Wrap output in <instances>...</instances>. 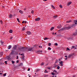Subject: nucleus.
Returning <instances> with one entry per match:
<instances>
[{
	"label": "nucleus",
	"instance_id": "f257e3e1",
	"mask_svg": "<svg viewBox=\"0 0 77 77\" xmlns=\"http://www.w3.org/2000/svg\"><path fill=\"white\" fill-rule=\"evenodd\" d=\"M18 50L19 51H25L26 50V48L25 47H18Z\"/></svg>",
	"mask_w": 77,
	"mask_h": 77
},
{
	"label": "nucleus",
	"instance_id": "f03ea898",
	"mask_svg": "<svg viewBox=\"0 0 77 77\" xmlns=\"http://www.w3.org/2000/svg\"><path fill=\"white\" fill-rule=\"evenodd\" d=\"M72 28V25H69V26L67 27H65V29H67V30H69V29H71V28Z\"/></svg>",
	"mask_w": 77,
	"mask_h": 77
},
{
	"label": "nucleus",
	"instance_id": "7ed1b4c3",
	"mask_svg": "<svg viewBox=\"0 0 77 77\" xmlns=\"http://www.w3.org/2000/svg\"><path fill=\"white\" fill-rule=\"evenodd\" d=\"M32 50H33V48H32L27 47V48H26V50H27V51H32Z\"/></svg>",
	"mask_w": 77,
	"mask_h": 77
},
{
	"label": "nucleus",
	"instance_id": "20e7f679",
	"mask_svg": "<svg viewBox=\"0 0 77 77\" xmlns=\"http://www.w3.org/2000/svg\"><path fill=\"white\" fill-rule=\"evenodd\" d=\"M59 63L60 64V66H63V61H60L59 62Z\"/></svg>",
	"mask_w": 77,
	"mask_h": 77
},
{
	"label": "nucleus",
	"instance_id": "39448f33",
	"mask_svg": "<svg viewBox=\"0 0 77 77\" xmlns=\"http://www.w3.org/2000/svg\"><path fill=\"white\" fill-rule=\"evenodd\" d=\"M72 56L73 55L72 54L69 55L68 56V58H71V57H72Z\"/></svg>",
	"mask_w": 77,
	"mask_h": 77
},
{
	"label": "nucleus",
	"instance_id": "423d86ee",
	"mask_svg": "<svg viewBox=\"0 0 77 77\" xmlns=\"http://www.w3.org/2000/svg\"><path fill=\"white\" fill-rule=\"evenodd\" d=\"M24 57H25V56H24V54H23L22 57L21 59H22L23 60H24Z\"/></svg>",
	"mask_w": 77,
	"mask_h": 77
},
{
	"label": "nucleus",
	"instance_id": "0eeeda50",
	"mask_svg": "<svg viewBox=\"0 0 77 77\" xmlns=\"http://www.w3.org/2000/svg\"><path fill=\"white\" fill-rule=\"evenodd\" d=\"M39 20H40V18L39 17H38L35 19V21H39Z\"/></svg>",
	"mask_w": 77,
	"mask_h": 77
},
{
	"label": "nucleus",
	"instance_id": "6e6552de",
	"mask_svg": "<svg viewBox=\"0 0 77 77\" xmlns=\"http://www.w3.org/2000/svg\"><path fill=\"white\" fill-rule=\"evenodd\" d=\"M27 34L28 35H30V34H31V32L30 31H27L26 32Z\"/></svg>",
	"mask_w": 77,
	"mask_h": 77
},
{
	"label": "nucleus",
	"instance_id": "1a4fd4ad",
	"mask_svg": "<svg viewBox=\"0 0 77 77\" xmlns=\"http://www.w3.org/2000/svg\"><path fill=\"white\" fill-rule=\"evenodd\" d=\"M71 2H68L67 3V6H69V5H71Z\"/></svg>",
	"mask_w": 77,
	"mask_h": 77
},
{
	"label": "nucleus",
	"instance_id": "9d476101",
	"mask_svg": "<svg viewBox=\"0 0 77 77\" xmlns=\"http://www.w3.org/2000/svg\"><path fill=\"white\" fill-rule=\"evenodd\" d=\"M3 53L2 52H1L0 53V57H2V56H3Z\"/></svg>",
	"mask_w": 77,
	"mask_h": 77
},
{
	"label": "nucleus",
	"instance_id": "9b49d317",
	"mask_svg": "<svg viewBox=\"0 0 77 77\" xmlns=\"http://www.w3.org/2000/svg\"><path fill=\"white\" fill-rule=\"evenodd\" d=\"M11 48H12V46L9 45L8 46V49H11Z\"/></svg>",
	"mask_w": 77,
	"mask_h": 77
},
{
	"label": "nucleus",
	"instance_id": "f8f14e48",
	"mask_svg": "<svg viewBox=\"0 0 77 77\" xmlns=\"http://www.w3.org/2000/svg\"><path fill=\"white\" fill-rule=\"evenodd\" d=\"M64 29H65V28H61L60 29V30H59L58 31H62V30H64Z\"/></svg>",
	"mask_w": 77,
	"mask_h": 77
},
{
	"label": "nucleus",
	"instance_id": "ddd939ff",
	"mask_svg": "<svg viewBox=\"0 0 77 77\" xmlns=\"http://www.w3.org/2000/svg\"><path fill=\"white\" fill-rule=\"evenodd\" d=\"M9 18H12V14H10L9 15Z\"/></svg>",
	"mask_w": 77,
	"mask_h": 77
},
{
	"label": "nucleus",
	"instance_id": "4468645a",
	"mask_svg": "<svg viewBox=\"0 0 77 77\" xmlns=\"http://www.w3.org/2000/svg\"><path fill=\"white\" fill-rule=\"evenodd\" d=\"M57 27L58 29H60L62 27L61 26V25H59L58 26H57Z\"/></svg>",
	"mask_w": 77,
	"mask_h": 77
},
{
	"label": "nucleus",
	"instance_id": "2eb2a0df",
	"mask_svg": "<svg viewBox=\"0 0 77 77\" xmlns=\"http://www.w3.org/2000/svg\"><path fill=\"white\" fill-rule=\"evenodd\" d=\"M53 72L54 73V74H55L57 73V71H56L55 70H54L53 71Z\"/></svg>",
	"mask_w": 77,
	"mask_h": 77
},
{
	"label": "nucleus",
	"instance_id": "dca6fc26",
	"mask_svg": "<svg viewBox=\"0 0 77 77\" xmlns=\"http://www.w3.org/2000/svg\"><path fill=\"white\" fill-rule=\"evenodd\" d=\"M15 53V51L12 50L11 52V54H13Z\"/></svg>",
	"mask_w": 77,
	"mask_h": 77
},
{
	"label": "nucleus",
	"instance_id": "f3484780",
	"mask_svg": "<svg viewBox=\"0 0 77 77\" xmlns=\"http://www.w3.org/2000/svg\"><path fill=\"white\" fill-rule=\"evenodd\" d=\"M17 45H15L14 47L13 48L14 49V50H16V48H17Z\"/></svg>",
	"mask_w": 77,
	"mask_h": 77
},
{
	"label": "nucleus",
	"instance_id": "a211bd4d",
	"mask_svg": "<svg viewBox=\"0 0 77 77\" xmlns=\"http://www.w3.org/2000/svg\"><path fill=\"white\" fill-rule=\"evenodd\" d=\"M74 22L75 23V24H77V20H76L74 21Z\"/></svg>",
	"mask_w": 77,
	"mask_h": 77
},
{
	"label": "nucleus",
	"instance_id": "6ab92c4d",
	"mask_svg": "<svg viewBox=\"0 0 77 77\" xmlns=\"http://www.w3.org/2000/svg\"><path fill=\"white\" fill-rule=\"evenodd\" d=\"M6 59H8V60H10V57L9 56H8L6 57Z\"/></svg>",
	"mask_w": 77,
	"mask_h": 77
},
{
	"label": "nucleus",
	"instance_id": "aec40b11",
	"mask_svg": "<svg viewBox=\"0 0 77 77\" xmlns=\"http://www.w3.org/2000/svg\"><path fill=\"white\" fill-rule=\"evenodd\" d=\"M9 32L10 33H12V29L10 30L9 31Z\"/></svg>",
	"mask_w": 77,
	"mask_h": 77
},
{
	"label": "nucleus",
	"instance_id": "412c9836",
	"mask_svg": "<svg viewBox=\"0 0 77 77\" xmlns=\"http://www.w3.org/2000/svg\"><path fill=\"white\" fill-rule=\"evenodd\" d=\"M57 66V65H56V64H54V66H53V68H56V67Z\"/></svg>",
	"mask_w": 77,
	"mask_h": 77
},
{
	"label": "nucleus",
	"instance_id": "4be33fe9",
	"mask_svg": "<svg viewBox=\"0 0 77 77\" xmlns=\"http://www.w3.org/2000/svg\"><path fill=\"white\" fill-rule=\"evenodd\" d=\"M51 6L52 8H53V9H55V7H54V6H53V5H51Z\"/></svg>",
	"mask_w": 77,
	"mask_h": 77
},
{
	"label": "nucleus",
	"instance_id": "5701e85b",
	"mask_svg": "<svg viewBox=\"0 0 77 77\" xmlns=\"http://www.w3.org/2000/svg\"><path fill=\"white\" fill-rule=\"evenodd\" d=\"M57 17V15H55L53 16V18H56Z\"/></svg>",
	"mask_w": 77,
	"mask_h": 77
},
{
	"label": "nucleus",
	"instance_id": "b1692460",
	"mask_svg": "<svg viewBox=\"0 0 77 77\" xmlns=\"http://www.w3.org/2000/svg\"><path fill=\"white\" fill-rule=\"evenodd\" d=\"M19 12H20V14H23V12L21 10H20Z\"/></svg>",
	"mask_w": 77,
	"mask_h": 77
},
{
	"label": "nucleus",
	"instance_id": "393cba45",
	"mask_svg": "<svg viewBox=\"0 0 77 77\" xmlns=\"http://www.w3.org/2000/svg\"><path fill=\"white\" fill-rule=\"evenodd\" d=\"M54 27H52L50 29V30H53V29H54Z\"/></svg>",
	"mask_w": 77,
	"mask_h": 77
},
{
	"label": "nucleus",
	"instance_id": "a878e982",
	"mask_svg": "<svg viewBox=\"0 0 77 77\" xmlns=\"http://www.w3.org/2000/svg\"><path fill=\"white\" fill-rule=\"evenodd\" d=\"M72 21H71V20H69L67 21L66 23H70V22H71Z\"/></svg>",
	"mask_w": 77,
	"mask_h": 77
},
{
	"label": "nucleus",
	"instance_id": "bb28decb",
	"mask_svg": "<svg viewBox=\"0 0 77 77\" xmlns=\"http://www.w3.org/2000/svg\"><path fill=\"white\" fill-rule=\"evenodd\" d=\"M48 50H51V48H50V47H49L48 48Z\"/></svg>",
	"mask_w": 77,
	"mask_h": 77
},
{
	"label": "nucleus",
	"instance_id": "cd10ccee",
	"mask_svg": "<svg viewBox=\"0 0 77 77\" xmlns=\"http://www.w3.org/2000/svg\"><path fill=\"white\" fill-rule=\"evenodd\" d=\"M48 39V38L47 37H45L44 38V40H47Z\"/></svg>",
	"mask_w": 77,
	"mask_h": 77
},
{
	"label": "nucleus",
	"instance_id": "c85d7f7f",
	"mask_svg": "<svg viewBox=\"0 0 77 77\" xmlns=\"http://www.w3.org/2000/svg\"><path fill=\"white\" fill-rule=\"evenodd\" d=\"M22 30H25V27H23L22 28Z\"/></svg>",
	"mask_w": 77,
	"mask_h": 77
},
{
	"label": "nucleus",
	"instance_id": "c756f323",
	"mask_svg": "<svg viewBox=\"0 0 77 77\" xmlns=\"http://www.w3.org/2000/svg\"><path fill=\"white\" fill-rule=\"evenodd\" d=\"M57 69H60V66H58L57 67Z\"/></svg>",
	"mask_w": 77,
	"mask_h": 77
},
{
	"label": "nucleus",
	"instance_id": "7c9ffc66",
	"mask_svg": "<svg viewBox=\"0 0 77 77\" xmlns=\"http://www.w3.org/2000/svg\"><path fill=\"white\" fill-rule=\"evenodd\" d=\"M17 20L18 21V23H20V20H19V19H18V18H17Z\"/></svg>",
	"mask_w": 77,
	"mask_h": 77
},
{
	"label": "nucleus",
	"instance_id": "2f4dec72",
	"mask_svg": "<svg viewBox=\"0 0 77 77\" xmlns=\"http://www.w3.org/2000/svg\"><path fill=\"white\" fill-rule=\"evenodd\" d=\"M0 22H1V24H3V22L2 21V20H1Z\"/></svg>",
	"mask_w": 77,
	"mask_h": 77
},
{
	"label": "nucleus",
	"instance_id": "473e14b6",
	"mask_svg": "<svg viewBox=\"0 0 77 77\" xmlns=\"http://www.w3.org/2000/svg\"><path fill=\"white\" fill-rule=\"evenodd\" d=\"M68 50H69V48H67L66 49V51H68Z\"/></svg>",
	"mask_w": 77,
	"mask_h": 77
},
{
	"label": "nucleus",
	"instance_id": "72a5a7b5",
	"mask_svg": "<svg viewBox=\"0 0 77 77\" xmlns=\"http://www.w3.org/2000/svg\"><path fill=\"white\" fill-rule=\"evenodd\" d=\"M59 6L60 8H62V6L61 5H60Z\"/></svg>",
	"mask_w": 77,
	"mask_h": 77
},
{
	"label": "nucleus",
	"instance_id": "f704fd0d",
	"mask_svg": "<svg viewBox=\"0 0 77 77\" xmlns=\"http://www.w3.org/2000/svg\"><path fill=\"white\" fill-rule=\"evenodd\" d=\"M58 45V44L57 43H56L55 44H54V45H56L57 46Z\"/></svg>",
	"mask_w": 77,
	"mask_h": 77
},
{
	"label": "nucleus",
	"instance_id": "c9c22d12",
	"mask_svg": "<svg viewBox=\"0 0 77 77\" xmlns=\"http://www.w3.org/2000/svg\"><path fill=\"white\" fill-rule=\"evenodd\" d=\"M3 76H6V73H5L3 75Z\"/></svg>",
	"mask_w": 77,
	"mask_h": 77
},
{
	"label": "nucleus",
	"instance_id": "e433bc0d",
	"mask_svg": "<svg viewBox=\"0 0 77 77\" xmlns=\"http://www.w3.org/2000/svg\"><path fill=\"white\" fill-rule=\"evenodd\" d=\"M12 63H15L14 61H13V60L11 61Z\"/></svg>",
	"mask_w": 77,
	"mask_h": 77
},
{
	"label": "nucleus",
	"instance_id": "4c0bfd02",
	"mask_svg": "<svg viewBox=\"0 0 77 77\" xmlns=\"http://www.w3.org/2000/svg\"><path fill=\"white\" fill-rule=\"evenodd\" d=\"M48 46H51V43H48Z\"/></svg>",
	"mask_w": 77,
	"mask_h": 77
},
{
	"label": "nucleus",
	"instance_id": "58836bf2",
	"mask_svg": "<svg viewBox=\"0 0 77 77\" xmlns=\"http://www.w3.org/2000/svg\"><path fill=\"white\" fill-rule=\"evenodd\" d=\"M76 35H77V33L76 34L75 33L73 34V35L74 36H75Z\"/></svg>",
	"mask_w": 77,
	"mask_h": 77
},
{
	"label": "nucleus",
	"instance_id": "ea45409f",
	"mask_svg": "<svg viewBox=\"0 0 77 77\" xmlns=\"http://www.w3.org/2000/svg\"><path fill=\"white\" fill-rule=\"evenodd\" d=\"M48 75H44V77H48Z\"/></svg>",
	"mask_w": 77,
	"mask_h": 77
},
{
	"label": "nucleus",
	"instance_id": "a19ab883",
	"mask_svg": "<svg viewBox=\"0 0 77 77\" xmlns=\"http://www.w3.org/2000/svg\"><path fill=\"white\" fill-rule=\"evenodd\" d=\"M43 65H44V63H42L41 64V66Z\"/></svg>",
	"mask_w": 77,
	"mask_h": 77
},
{
	"label": "nucleus",
	"instance_id": "79ce46f5",
	"mask_svg": "<svg viewBox=\"0 0 77 77\" xmlns=\"http://www.w3.org/2000/svg\"><path fill=\"white\" fill-rule=\"evenodd\" d=\"M51 74H52V75H54V73L53 72H52Z\"/></svg>",
	"mask_w": 77,
	"mask_h": 77
},
{
	"label": "nucleus",
	"instance_id": "37998d69",
	"mask_svg": "<svg viewBox=\"0 0 77 77\" xmlns=\"http://www.w3.org/2000/svg\"><path fill=\"white\" fill-rule=\"evenodd\" d=\"M39 71V69H37V70L36 71V72H38Z\"/></svg>",
	"mask_w": 77,
	"mask_h": 77
},
{
	"label": "nucleus",
	"instance_id": "c03bdc74",
	"mask_svg": "<svg viewBox=\"0 0 77 77\" xmlns=\"http://www.w3.org/2000/svg\"><path fill=\"white\" fill-rule=\"evenodd\" d=\"M39 52H40V50H38L37 52H36V53H38Z\"/></svg>",
	"mask_w": 77,
	"mask_h": 77
},
{
	"label": "nucleus",
	"instance_id": "a18cd8bd",
	"mask_svg": "<svg viewBox=\"0 0 77 77\" xmlns=\"http://www.w3.org/2000/svg\"><path fill=\"white\" fill-rule=\"evenodd\" d=\"M33 12H34V11H33L32 10V11H31V13L32 14H33Z\"/></svg>",
	"mask_w": 77,
	"mask_h": 77
},
{
	"label": "nucleus",
	"instance_id": "49530a36",
	"mask_svg": "<svg viewBox=\"0 0 77 77\" xmlns=\"http://www.w3.org/2000/svg\"><path fill=\"white\" fill-rule=\"evenodd\" d=\"M1 42L2 44H3V42H2V41H1Z\"/></svg>",
	"mask_w": 77,
	"mask_h": 77
},
{
	"label": "nucleus",
	"instance_id": "de8ad7c7",
	"mask_svg": "<svg viewBox=\"0 0 77 77\" xmlns=\"http://www.w3.org/2000/svg\"><path fill=\"white\" fill-rule=\"evenodd\" d=\"M17 63H18L19 62V60H17L16 62Z\"/></svg>",
	"mask_w": 77,
	"mask_h": 77
},
{
	"label": "nucleus",
	"instance_id": "09e8293b",
	"mask_svg": "<svg viewBox=\"0 0 77 77\" xmlns=\"http://www.w3.org/2000/svg\"><path fill=\"white\" fill-rule=\"evenodd\" d=\"M5 64H6H6H7V61H5Z\"/></svg>",
	"mask_w": 77,
	"mask_h": 77
},
{
	"label": "nucleus",
	"instance_id": "8fccbe9b",
	"mask_svg": "<svg viewBox=\"0 0 77 77\" xmlns=\"http://www.w3.org/2000/svg\"><path fill=\"white\" fill-rule=\"evenodd\" d=\"M57 61H58V60H56V61L55 62V63H57Z\"/></svg>",
	"mask_w": 77,
	"mask_h": 77
},
{
	"label": "nucleus",
	"instance_id": "3c124183",
	"mask_svg": "<svg viewBox=\"0 0 77 77\" xmlns=\"http://www.w3.org/2000/svg\"><path fill=\"white\" fill-rule=\"evenodd\" d=\"M72 48H74V46H72Z\"/></svg>",
	"mask_w": 77,
	"mask_h": 77
},
{
	"label": "nucleus",
	"instance_id": "603ef678",
	"mask_svg": "<svg viewBox=\"0 0 77 77\" xmlns=\"http://www.w3.org/2000/svg\"><path fill=\"white\" fill-rule=\"evenodd\" d=\"M27 71H30V68H29L27 70Z\"/></svg>",
	"mask_w": 77,
	"mask_h": 77
},
{
	"label": "nucleus",
	"instance_id": "864d4df0",
	"mask_svg": "<svg viewBox=\"0 0 77 77\" xmlns=\"http://www.w3.org/2000/svg\"><path fill=\"white\" fill-rule=\"evenodd\" d=\"M45 73H46V72L47 73V72H48V71H45Z\"/></svg>",
	"mask_w": 77,
	"mask_h": 77
},
{
	"label": "nucleus",
	"instance_id": "5fc2aeb1",
	"mask_svg": "<svg viewBox=\"0 0 77 77\" xmlns=\"http://www.w3.org/2000/svg\"><path fill=\"white\" fill-rule=\"evenodd\" d=\"M17 58L16 59H18V56H17Z\"/></svg>",
	"mask_w": 77,
	"mask_h": 77
},
{
	"label": "nucleus",
	"instance_id": "6e6d98bb",
	"mask_svg": "<svg viewBox=\"0 0 77 77\" xmlns=\"http://www.w3.org/2000/svg\"><path fill=\"white\" fill-rule=\"evenodd\" d=\"M31 17V16H30V15H29V16H28V17H29V18H30V17Z\"/></svg>",
	"mask_w": 77,
	"mask_h": 77
},
{
	"label": "nucleus",
	"instance_id": "4d7b16f0",
	"mask_svg": "<svg viewBox=\"0 0 77 77\" xmlns=\"http://www.w3.org/2000/svg\"><path fill=\"white\" fill-rule=\"evenodd\" d=\"M17 68V66H15L14 67V68L15 69V68Z\"/></svg>",
	"mask_w": 77,
	"mask_h": 77
},
{
	"label": "nucleus",
	"instance_id": "13d9d810",
	"mask_svg": "<svg viewBox=\"0 0 77 77\" xmlns=\"http://www.w3.org/2000/svg\"><path fill=\"white\" fill-rule=\"evenodd\" d=\"M67 55L65 56V57H67Z\"/></svg>",
	"mask_w": 77,
	"mask_h": 77
},
{
	"label": "nucleus",
	"instance_id": "bf43d9fd",
	"mask_svg": "<svg viewBox=\"0 0 77 77\" xmlns=\"http://www.w3.org/2000/svg\"><path fill=\"white\" fill-rule=\"evenodd\" d=\"M24 23H26L27 22L26 21H25V22H24Z\"/></svg>",
	"mask_w": 77,
	"mask_h": 77
},
{
	"label": "nucleus",
	"instance_id": "052dcab7",
	"mask_svg": "<svg viewBox=\"0 0 77 77\" xmlns=\"http://www.w3.org/2000/svg\"><path fill=\"white\" fill-rule=\"evenodd\" d=\"M65 60H67V57H66V58H65Z\"/></svg>",
	"mask_w": 77,
	"mask_h": 77
},
{
	"label": "nucleus",
	"instance_id": "680f3d73",
	"mask_svg": "<svg viewBox=\"0 0 77 77\" xmlns=\"http://www.w3.org/2000/svg\"><path fill=\"white\" fill-rule=\"evenodd\" d=\"M24 23V21H23L22 22V23Z\"/></svg>",
	"mask_w": 77,
	"mask_h": 77
},
{
	"label": "nucleus",
	"instance_id": "e2e57ef3",
	"mask_svg": "<svg viewBox=\"0 0 77 77\" xmlns=\"http://www.w3.org/2000/svg\"><path fill=\"white\" fill-rule=\"evenodd\" d=\"M20 55H21V56H22L23 55V54H21Z\"/></svg>",
	"mask_w": 77,
	"mask_h": 77
},
{
	"label": "nucleus",
	"instance_id": "0e129e2a",
	"mask_svg": "<svg viewBox=\"0 0 77 77\" xmlns=\"http://www.w3.org/2000/svg\"><path fill=\"white\" fill-rule=\"evenodd\" d=\"M13 37H11V38H10V39H11Z\"/></svg>",
	"mask_w": 77,
	"mask_h": 77
},
{
	"label": "nucleus",
	"instance_id": "69168bd1",
	"mask_svg": "<svg viewBox=\"0 0 77 77\" xmlns=\"http://www.w3.org/2000/svg\"><path fill=\"white\" fill-rule=\"evenodd\" d=\"M43 1H45V2L47 1V0H43Z\"/></svg>",
	"mask_w": 77,
	"mask_h": 77
},
{
	"label": "nucleus",
	"instance_id": "338daca9",
	"mask_svg": "<svg viewBox=\"0 0 77 77\" xmlns=\"http://www.w3.org/2000/svg\"><path fill=\"white\" fill-rule=\"evenodd\" d=\"M58 60H59V61L61 60L60 59H59Z\"/></svg>",
	"mask_w": 77,
	"mask_h": 77
},
{
	"label": "nucleus",
	"instance_id": "774afa93",
	"mask_svg": "<svg viewBox=\"0 0 77 77\" xmlns=\"http://www.w3.org/2000/svg\"><path fill=\"white\" fill-rule=\"evenodd\" d=\"M39 48H40L41 46H39Z\"/></svg>",
	"mask_w": 77,
	"mask_h": 77
}]
</instances>
